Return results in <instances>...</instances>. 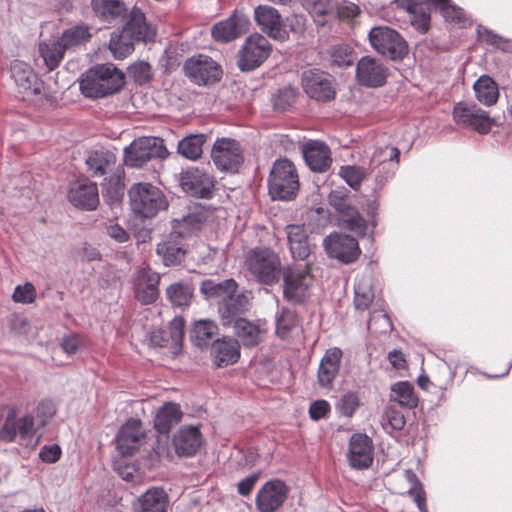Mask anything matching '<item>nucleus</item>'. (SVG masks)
Instances as JSON below:
<instances>
[{"label": "nucleus", "instance_id": "1", "mask_svg": "<svg viewBox=\"0 0 512 512\" xmlns=\"http://www.w3.org/2000/svg\"><path fill=\"white\" fill-rule=\"evenodd\" d=\"M77 81L81 95L92 101L120 94L127 83L125 72L111 62L90 66Z\"/></svg>", "mask_w": 512, "mask_h": 512}, {"label": "nucleus", "instance_id": "2", "mask_svg": "<svg viewBox=\"0 0 512 512\" xmlns=\"http://www.w3.org/2000/svg\"><path fill=\"white\" fill-rule=\"evenodd\" d=\"M127 196L134 217L141 221L152 219L169 208L164 192L150 182L133 183Z\"/></svg>", "mask_w": 512, "mask_h": 512}, {"label": "nucleus", "instance_id": "3", "mask_svg": "<svg viewBox=\"0 0 512 512\" xmlns=\"http://www.w3.org/2000/svg\"><path fill=\"white\" fill-rule=\"evenodd\" d=\"M267 187L272 201L290 202L297 198L300 181L296 166L289 158L279 157L273 162Z\"/></svg>", "mask_w": 512, "mask_h": 512}, {"label": "nucleus", "instance_id": "4", "mask_svg": "<svg viewBox=\"0 0 512 512\" xmlns=\"http://www.w3.org/2000/svg\"><path fill=\"white\" fill-rule=\"evenodd\" d=\"M368 40L377 54L393 62H401L409 54L407 40L399 31L389 26L372 27L368 32Z\"/></svg>", "mask_w": 512, "mask_h": 512}, {"label": "nucleus", "instance_id": "5", "mask_svg": "<svg viewBox=\"0 0 512 512\" xmlns=\"http://www.w3.org/2000/svg\"><path fill=\"white\" fill-rule=\"evenodd\" d=\"M250 273L260 284L273 286L280 281L283 269L280 257L270 248H253L247 257Z\"/></svg>", "mask_w": 512, "mask_h": 512}, {"label": "nucleus", "instance_id": "6", "mask_svg": "<svg viewBox=\"0 0 512 512\" xmlns=\"http://www.w3.org/2000/svg\"><path fill=\"white\" fill-rule=\"evenodd\" d=\"M169 152L162 138L142 136L123 150V163L129 168H142L152 159H165Z\"/></svg>", "mask_w": 512, "mask_h": 512}, {"label": "nucleus", "instance_id": "7", "mask_svg": "<svg viewBox=\"0 0 512 512\" xmlns=\"http://www.w3.org/2000/svg\"><path fill=\"white\" fill-rule=\"evenodd\" d=\"M301 87L304 93L321 104L334 101L337 97L336 78L320 68H310L301 73Z\"/></svg>", "mask_w": 512, "mask_h": 512}, {"label": "nucleus", "instance_id": "8", "mask_svg": "<svg viewBox=\"0 0 512 512\" xmlns=\"http://www.w3.org/2000/svg\"><path fill=\"white\" fill-rule=\"evenodd\" d=\"M452 117L456 124L481 135H486L493 127L501 125L497 117L490 116L488 111L480 108L475 102H457L453 107Z\"/></svg>", "mask_w": 512, "mask_h": 512}, {"label": "nucleus", "instance_id": "9", "mask_svg": "<svg viewBox=\"0 0 512 512\" xmlns=\"http://www.w3.org/2000/svg\"><path fill=\"white\" fill-rule=\"evenodd\" d=\"M183 73L191 83L199 87H210L222 80L223 69L212 57L196 54L184 61Z\"/></svg>", "mask_w": 512, "mask_h": 512}, {"label": "nucleus", "instance_id": "10", "mask_svg": "<svg viewBox=\"0 0 512 512\" xmlns=\"http://www.w3.org/2000/svg\"><path fill=\"white\" fill-rule=\"evenodd\" d=\"M272 44L260 33L246 37L237 53V67L241 72L249 73L258 69L270 56Z\"/></svg>", "mask_w": 512, "mask_h": 512}, {"label": "nucleus", "instance_id": "11", "mask_svg": "<svg viewBox=\"0 0 512 512\" xmlns=\"http://www.w3.org/2000/svg\"><path fill=\"white\" fill-rule=\"evenodd\" d=\"M214 211L215 207L212 204L196 202L188 205L186 213L170 220V237L184 239L200 231Z\"/></svg>", "mask_w": 512, "mask_h": 512}, {"label": "nucleus", "instance_id": "12", "mask_svg": "<svg viewBox=\"0 0 512 512\" xmlns=\"http://www.w3.org/2000/svg\"><path fill=\"white\" fill-rule=\"evenodd\" d=\"M283 298L292 304L303 305L309 299V288L312 283L310 265L305 269L286 266L283 269Z\"/></svg>", "mask_w": 512, "mask_h": 512}, {"label": "nucleus", "instance_id": "13", "mask_svg": "<svg viewBox=\"0 0 512 512\" xmlns=\"http://www.w3.org/2000/svg\"><path fill=\"white\" fill-rule=\"evenodd\" d=\"M177 180L182 191L190 197L209 200L214 195L215 179L204 168H182Z\"/></svg>", "mask_w": 512, "mask_h": 512}, {"label": "nucleus", "instance_id": "14", "mask_svg": "<svg viewBox=\"0 0 512 512\" xmlns=\"http://www.w3.org/2000/svg\"><path fill=\"white\" fill-rule=\"evenodd\" d=\"M322 246L330 259L337 260L343 265L355 263L361 255L357 238L343 232L329 233L323 239Z\"/></svg>", "mask_w": 512, "mask_h": 512}, {"label": "nucleus", "instance_id": "15", "mask_svg": "<svg viewBox=\"0 0 512 512\" xmlns=\"http://www.w3.org/2000/svg\"><path fill=\"white\" fill-rule=\"evenodd\" d=\"M211 158L216 168L225 173H238L244 163L239 141L229 137L216 139L211 149Z\"/></svg>", "mask_w": 512, "mask_h": 512}, {"label": "nucleus", "instance_id": "16", "mask_svg": "<svg viewBox=\"0 0 512 512\" xmlns=\"http://www.w3.org/2000/svg\"><path fill=\"white\" fill-rule=\"evenodd\" d=\"M250 26L249 16L243 10L234 9L227 18L212 25L211 36L217 43H230L246 34Z\"/></svg>", "mask_w": 512, "mask_h": 512}, {"label": "nucleus", "instance_id": "17", "mask_svg": "<svg viewBox=\"0 0 512 512\" xmlns=\"http://www.w3.org/2000/svg\"><path fill=\"white\" fill-rule=\"evenodd\" d=\"M374 443L365 432H354L348 440L346 458L349 466L356 471L369 469L374 462Z\"/></svg>", "mask_w": 512, "mask_h": 512}, {"label": "nucleus", "instance_id": "18", "mask_svg": "<svg viewBox=\"0 0 512 512\" xmlns=\"http://www.w3.org/2000/svg\"><path fill=\"white\" fill-rule=\"evenodd\" d=\"M290 492L289 486L280 478L267 480L255 496L258 512H277L286 502Z\"/></svg>", "mask_w": 512, "mask_h": 512}, {"label": "nucleus", "instance_id": "19", "mask_svg": "<svg viewBox=\"0 0 512 512\" xmlns=\"http://www.w3.org/2000/svg\"><path fill=\"white\" fill-rule=\"evenodd\" d=\"M67 199L80 211H95L100 204L98 185L86 177L77 178L69 184Z\"/></svg>", "mask_w": 512, "mask_h": 512}, {"label": "nucleus", "instance_id": "20", "mask_svg": "<svg viewBox=\"0 0 512 512\" xmlns=\"http://www.w3.org/2000/svg\"><path fill=\"white\" fill-rule=\"evenodd\" d=\"M388 68L376 57L362 56L356 63L355 79L365 88H381L387 83Z\"/></svg>", "mask_w": 512, "mask_h": 512}, {"label": "nucleus", "instance_id": "21", "mask_svg": "<svg viewBox=\"0 0 512 512\" xmlns=\"http://www.w3.org/2000/svg\"><path fill=\"white\" fill-rule=\"evenodd\" d=\"M145 437L142 421L130 417L118 429L115 436L116 449L123 457H132L140 448V441Z\"/></svg>", "mask_w": 512, "mask_h": 512}, {"label": "nucleus", "instance_id": "22", "mask_svg": "<svg viewBox=\"0 0 512 512\" xmlns=\"http://www.w3.org/2000/svg\"><path fill=\"white\" fill-rule=\"evenodd\" d=\"M120 30L136 43L154 42L157 35L156 29L147 21L145 13L137 5L127 13L126 21Z\"/></svg>", "mask_w": 512, "mask_h": 512}, {"label": "nucleus", "instance_id": "23", "mask_svg": "<svg viewBox=\"0 0 512 512\" xmlns=\"http://www.w3.org/2000/svg\"><path fill=\"white\" fill-rule=\"evenodd\" d=\"M253 17L256 25L268 37L281 42L288 40V31L285 30L284 20L276 8L269 5H258L254 8Z\"/></svg>", "mask_w": 512, "mask_h": 512}, {"label": "nucleus", "instance_id": "24", "mask_svg": "<svg viewBox=\"0 0 512 512\" xmlns=\"http://www.w3.org/2000/svg\"><path fill=\"white\" fill-rule=\"evenodd\" d=\"M171 444L179 458H191L198 454L204 444L203 435L197 425H183L172 436Z\"/></svg>", "mask_w": 512, "mask_h": 512}, {"label": "nucleus", "instance_id": "25", "mask_svg": "<svg viewBox=\"0 0 512 512\" xmlns=\"http://www.w3.org/2000/svg\"><path fill=\"white\" fill-rule=\"evenodd\" d=\"M306 166L314 173H325L332 165L330 147L322 140L310 139L301 146Z\"/></svg>", "mask_w": 512, "mask_h": 512}, {"label": "nucleus", "instance_id": "26", "mask_svg": "<svg viewBox=\"0 0 512 512\" xmlns=\"http://www.w3.org/2000/svg\"><path fill=\"white\" fill-rule=\"evenodd\" d=\"M210 358L215 368H225L236 364L241 357L239 341L231 336L218 337L210 345Z\"/></svg>", "mask_w": 512, "mask_h": 512}, {"label": "nucleus", "instance_id": "27", "mask_svg": "<svg viewBox=\"0 0 512 512\" xmlns=\"http://www.w3.org/2000/svg\"><path fill=\"white\" fill-rule=\"evenodd\" d=\"M249 298L245 291L225 295L218 302V313L224 327H231L238 319H243L242 314L248 310Z\"/></svg>", "mask_w": 512, "mask_h": 512}, {"label": "nucleus", "instance_id": "28", "mask_svg": "<svg viewBox=\"0 0 512 512\" xmlns=\"http://www.w3.org/2000/svg\"><path fill=\"white\" fill-rule=\"evenodd\" d=\"M0 438L6 441H14L19 438V442L28 446L32 439V417L25 416L19 421L13 409H8L4 425L0 429Z\"/></svg>", "mask_w": 512, "mask_h": 512}, {"label": "nucleus", "instance_id": "29", "mask_svg": "<svg viewBox=\"0 0 512 512\" xmlns=\"http://www.w3.org/2000/svg\"><path fill=\"white\" fill-rule=\"evenodd\" d=\"M183 416L179 403L164 402L153 417V429L158 435L168 437L172 429L182 421Z\"/></svg>", "mask_w": 512, "mask_h": 512}, {"label": "nucleus", "instance_id": "30", "mask_svg": "<svg viewBox=\"0 0 512 512\" xmlns=\"http://www.w3.org/2000/svg\"><path fill=\"white\" fill-rule=\"evenodd\" d=\"M343 351L332 347L325 351L317 370V383L322 388H331L339 374Z\"/></svg>", "mask_w": 512, "mask_h": 512}, {"label": "nucleus", "instance_id": "31", "mask_svg": "<svg viewBox=\"0 0 512 512\" xmlns=\"http://www.w3.org/2000/svg\"><path fill=\"white\" fill-rule=\"evenodd\" d=\"M170 498L162 486H151L133 503L134 512H167Z\"/></svg>", "mask_w": 512, "mask_h": 512}, {"label": "nucleus", "instance_id": "32", "mask_svg": "<svg viewBox=\"0 0 512 512\" xmlns=\"http://www.w3.org/2000/svg\"><path fill=\"white\" fill-rule=\"evenodd\" d=\"M291 256L295 260H306L311 254L309 235L304 225L288 224L285 227Z\"/></svg>", "mask_w": 512, "mask_h": 512}, {"label": "nucleus", "instance_id": "33", "mask_svg": "<svg viewBox=\"0 0 512 512\" xmlns=\"http://www.w3.org/2000/svg\"><path fill=\"white\" fill-rule=\"evenodd\" d=\"M219 327L213 320L202 318L195 320L189 329V340L192 345L201 351L210 348L214 337L218 335Z\"/></svg>", "mask_w": 512, "mask_h": 512}, {"label": "nucleus", "instance_id": "34", "mask_svg": "<svg viewBox=\"0 0 512 512\" xmlns=\"http://www.w3.org/2000/svg\"><path fill=\"white\" fill-rule=\"evenodd\" d=\"M58 411L57 402L50 397L44 398L34 407V448L43 437L44 429L55 417Z\"/></svg>", "mask_w": 512, "mask_h": 512}, {"label": "nucleus", "instance_id": "35", "mask_svg": "<svg viewBox=\"0 0 512 512\" xmlns=\"http://www.w3.org/2000/svg\"><path fill=\"white\" fill-rule=\"evenodd\" d=\"M336 216L339 227L354 232L359 238H364L367 235V220L353 204L336 212Z\"/></svg>", "mask_w": 512, "mask_h": 512}, {"label": "nucleus", "instance_id": "36", "mask_svg": "<svg viewBox=\"0 0 512 512\" xmlns=\"http://www.w3.org/2000/svg\"><path fill=\"white\" fill-rule=\"evenodd\" d=\"M397 5L412 16L411 25L421 34L428 32L431 26L430 11L419 0H394Z\"/></svg>", "mask_w": 512, "mask_h": 512}, {"label": "nucleus", "instance_id": "37", "mask_svg": "<svg viewBox=\"0 0 512 512\" xmlns=\"http://www.w3.org/2000/svg\"><path fill=\"white\" fill-rule=\"evenodd\" d=\"M101 192L105 204L110 209L120 207L125 195L124 176L115 173L104 178L101 183Z\"/></svg>", "mask_w": 512, "mask_h": 512}, {"label": "nucleus", "instance_id": "38", "mask_svg": "<svg viewBox=\"0 0 512 512\" xmlns=\"http://www.w3.org/2000/svg\"><path fill=\"white\" fill-rule=\"evenodd\" d=\"M91 7L95 15L105 22L124 19L128 13L123 0H91Z\"/></svg>", "mask_w": 512, "mask_h": 512}, {"label": "nucleus", "instance_id": "39", "mask_svg": "<svg viewBox=\"0 0 512 512\" xmlns=\"http://www.w3.org/2000/svg\"><path fill=\"white\" fill-rule=\"evenodd\" d=\"M476 99L483 105L491 107L500 97L497 82L488 74H483L473 84Z\"/></svg>", "mask_w": 512, "mask_h": 512}, {"label": "nucleus", "instance_id": "40", "mask_svg": "<svg viewBox=\"0 0 512 512\" xmlns=\"http://www.w3.org/2000/svg\"><path fill=\"white\" fill-rule=\"evenodd\" d=\"M235 336H237L245 348H253L261 342V327L254 321L247 318L238 319L231 325Z\"/></svg>", "mask_w": 512, "mask_h": 512}, {"label": "nucleus", "instance_id": "41", "mask_svg": "<svg viewBox=\"0 0 512 512\" xmlns=\"http://www.w3.org/2000/svg\"><path fill=\"white\" fill-rule=\"evenodd\" d=\"M426 2L431 7L438 9L447 21L456 23L461 28L471 25V19L466 15L465 10L452 0H426Z\"/></svg>", "mask_w": 512, "mask_h": 512}, {"label": "nucleus", "instance_id": "42", "mask_svg": "<svg viewBox=\"0 0 512 512\" xmlns=\"http://www.w3.org/2000/svg\"><path fill=\"white\" fill-rule=\"evenodd\" d=\"M156 253L162 257V262L166 267H171L184 262L187 249L183 244L169 236L168 240L157 244Z\"/></svg>", "mask_w": 512, "mask_h": 512}, {"label": "nucleus", "instance_id": "43", "mask_svg": "<svg viewBox=\"0 0 512 512\" xmlns=\"http://www.w3.org/2000/svg\"><path fill=\"white\" fill-rule=\"evenodd\" d=\"M390 402H396L405 409H414L418 406L419 399L415 394L414 385L407 380L397 381L390 387Z\"/></svg>", "mask_w": 512, "mask_h": 512}, {"label": "nucleus", "instance_id": "44", "mask_svg": "<svg viewBox=\"0 0 512 512\" xmlns=\"http://www.w3.org/2000/svg\"><path fill=\"white\" fill-rule=\"evenodd\" d=\"M207 141L204 133H190L179 140L177 153L190 161H196L202 157L203 146Z\"/></svg>", "mask_w": 512, "mask_h": 512}, {"label": "nucleus", "instance_id": "45", "mask_svg": "<svg viewBox=\"0 0 512 512\" xmlns=\"http://www.w3.org/2000/svg\"><path fill=\"white\" fill-rule=\"evenodd\" d=\"M238 283L234 278H227L220 282L213 279H204L200 285V292L205 299L225 298V295L237 292Z\"/></svg>", "mask_w": 512, "mask_h": 512}, {"label": "nucleus", "instance_id": "46", "mask_svg": "<svg viewBox=\"0 0 512 512\" xmlns=\"http://www.w3.org/2000/svg\"><path fill=\"white\" fill-rule=\"evenodd\" d=\"M90 27L85 23H78L63 30L58 38L66 50L86 44L92 38Z\"/></svg>", "mask_w": 512, "mask_h": 512}, {"label": "nucleus", "instance_id": "47", "mask_svg": "<svg viewBox=\"0 0 512 512\" xmlns=\"http://www.w3.org/2000/svg\"><path fill=\"white\" fill-rule=\"evenodd\" d=\"M370 170L373 174V186L371 187V191L378 195L381 194L386 184L394 178L398 169L395 163L379 161L375 166L371 167Z\"/></svg>", "mask_w": 512, "mask_h": 512}, {"label": "nucleus", "instance_id": "48", "mask_svg": "<svg viewBox=\"0 0 512 512\" xmlns=\"http://www.w3.org/2000/svg\"><path fill=\"white\" fill-rule=\"evenodd\" d=\"M65 51L66 49L58 39L52 42L39 43V54L49 71L58 68L64 58Z\"/></svg>", "mask_w": 512, "mask_h": 512}, {"label": "nucleus", "instance_id": "49", "mask_svg": "<svg viewBox=\"0 0 512 512\" xmlns=\"http://www.w3.org/2000/svg\"><path fill=\"white\" fill-rule=\"evenodd\" d=\"M135 41L126 36L123 31L117 30L110 34L108 49L116 60H123L135 50Z\"/></svg>", "mask_w": 512, "mask_h": 512}, {"label": "nucleus", "instance_id": "50", "mask_svg": "<svg viewBox=\"0 0 512 512\" xmlns=\"http://www.w3.org/2000/svg\"><path fill=\"white\" fill-rule=\"evenodd\" d=\"M115 163V155L109 151L93 150L85 159L88 171L93 176H103L107 173L108 168Z\"/></svg>", "mask_w": 512, "mask_h": 512}, {"label": "nucleus", "instance_id": "51", "mask_svg": "<svg viewBox=\"0 0 512 512\" xmlns=\"http://www.w3.org/2000/svg\"><path fill=\"white\" fill-rule=\"evenodd\" d=\"M166 296L172 306L187 307L193 297V288L186 282H175L167 287Z\"/></svg>", "mask_w": 512, "mask_h": 512}, {"label": "nucleus", "instance_id": "52", "mask_svg": "<svg viewBox=\"0 0 512 512\" xmlns=\"http://www.w3.org/2000/svg\"><path fill=\"white\" fill-rule=\"evenodd\" d=\"M476 34L478 39L487 45L500 49L503 52H512V41L494 32L492 29L479 24L476 27Z\"/></svg>", "mask_w": 512, "mask_h": 512}, {"label": "nucleus", "instance_id": "53", "mask_svg": "<svg viewBox=\"0 0 512 512\" xmlns=\"http://www.w3.org/2000/svg\"><path fill=\"white\" fill-rule=\"evenodd\" d=\"M353 49L348 45H334L328 50L329 63L332 68L345 69L353 66Z\"/></svg>", "mask_w": 512, "mask_h": 512}, {"label": "nucleus", "instance_id": "54", "mask_svg": "<svg viewBox=\"0 0 512 512\" xmlns=\"http://www.w3.org/2000/svg\"><path fill=\"white\" fill-rule=\"evenodd\" d=\"M338 175L351 189L358 191L367 178L368 170L359 165H342Z\"/></svg>", "mask_w": 512, "mask_h": 512}, {"label": "nucleus", "instance_id": "55", "mask_svg": "<svg viewBox=\"0 0 512 512\" xmlns=\"http://www.w3.org/2000/svg\"><path fill=\"white\" fill-rule=\"evenodd\" d=\"M127 74L136 86H144L154 77L153 68L148 61L138 60L127 67Z\"/></svg>", "mask_w": 512, "mask_h": 512}, {"label": "nucleus", "instance_id": "56", "mask_svg": "<svg viewBox=\"0 0 512 512\" xmlns=\"http://www.w3.org/2000/svg\"><path fill=\"white\" fill-rule=\"evenodd\" d=\"M298 91L292 85H287L279 88L271 98L272 105L275 111L286 112L296 102Z\"/></svg>", "mask_w": 512, "mask_h": 512}, {"label": "nucleus", "instance_id": "57", "mask_svg": "<svg viewBox=\"0 0 512 512\" xmlns=\"http://www.w3.org/2000/svg\"><path fill=\"white\" fill-rule=\"evenodd\" d=\"M159 279L148 276L143 285L135 289V297L142 305H149L156 302L159 297Z\"/></svg>", "mask_w": 512, "mask_h": 512}, {"label": "nucleus", "instance_id": "58", "mask_svg": "<svg viewBox=\"0 0 512 512\" xmlns=\"http://www.w3.org/2000/svg\"><path fill=\"white\" fill-rule=\"evenodd\" d=\"M11 73L16 85L23 91H29L31 88L30 77L32 75L31 67L22 61H14L11 66Z\"/></svg>", "mask_w": 512, "mask_h": 512}, {"label": "nucleus", "instance_id": "59", "mask_svg": "<svg viewBox=\"0 0 512 512\" xmlns=\"http://www.w3.org/2000/svg\"><path fill=\"white\" fill-rule=\"evenodd\" d=\"M86 346V338L80 333L64 334L60 340V348L67 356H73Z\"/></svg>", "mask_w": 512, "mask_h": 512}, {"label": "nucleus", "instance_id": "60", "mask_svg": "<svg viewBox=\"0 0 512 512\" xmlns=\"http://www.w3.org/2000/svg\"><path fill=\"white\" fill-rule=\"evenodd\" d=\"M360 399L357 393L349 391L341 396L336 404V409L342 416L351 418L360 407Z\"/></svg>", "mask_w": 512, "mask_h": 512}, {"label": "nucleus", "instance_id": "61", "mask_svg": "<svg viewBox=\"0 0 512 512\" xmlns=\"http://www.w3.org/2000/svg\"><path fill=\"white\" fill-rule=\"evenodd\" d=\"M350 197V190L344 186H340L336 187L335 189H331L327 196V200L335 212H338L349 204H352Z\"/></svg>", "mask_w": 512, "mask_h": 512}, {"label": "nucleus", "instance_id": "62", "mask_svg": "<svg viewBox=\"0 0 512 512\" xmlns=\"http://www.w3.org/2000/svg\"><path fill=\"white\" fill-rule=\"evenodd\" d=\"M374 299L372 287L358 285L354 288V306L358 311L367 310Z\"/></svg>", "mask_w": 512, "mask_h": 512}, {"label": "nucleus", "instance_id": "63", "mask_svg": "<svg viewBox=\"0 0 512 512\" xmlns=\"http://www.w3.org/2000/svg\"><path fill=\"white\" fill-rule=\"evenodd\" d=\"M62 456V448L58 443H51L43 445L39 452L38 458L45 464H55Z\"/></svg>", "mask_w": 512, "mask_h": 512}, {"label": "nucleus", "instance_id": "64", "mask_svg": "<svg viewBox=\"0 0 512 512\" xmlns=\"http://www.w3.org/2000/svg\"><path fill=\"white\" fill-rule=\"evenodd\" d=\"M262 477V470H256L237 483V493L242 497H249Z\"/></svg>", "mask_w": 512, "mask_h": 512}]
</instances>
